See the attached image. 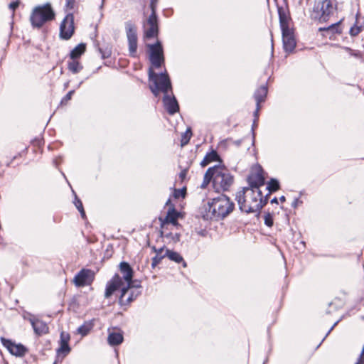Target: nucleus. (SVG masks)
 Wrapping results in <instances>:
<instances>
[{
	"mask_svg": "<svg viewBox=\"0 0 364 364\" xmlns=\"http://www.w3.org/2000/svg\"><path fill=\"white\" fill-rule=\"evenodd\" d=\"M150 81L149 89L155 97L161 92L164 95L163 103L164 108L170 115H173L179 111L178 103L173 94L171 82L166 72L157 74L152 68L148 71Z\"/></svg>",
	"mask_w": 364,
	"mask_h": 364,
	"instance_id": "1",
	"label": "nucleus"
},
{
	"mask_svg": "<svg viewBox=\"0 0 364 364\" xmlns=\"http://www.w3.org/2000/svg\"><path fill=\"white\" fill-rule=\"evenodd\" d=\"M236 200L242 212L259 213L267 203L268 195L263 196L261 190L245 187L237 192Z\"/></svg>",
	"mask_w": 364,
	"mask_h": 364,
	"instance_id": "2",
	"label": "nucleus"
},
{
	"mask_svg": "<svg viewBox=\"0 0 364 364\" xmlns=\"http://www.w3.org/2000/svg\"><path fill=\"white\" fill-rule=\"evenodd\" d=\"M235 205L228 197L221 195L208 201L200 210L201 217L206 220L223 219L234 210Z\"/></svg>",
	"mask_w": 364,
	"mask_h": 364,
	"instance_id": "3",
	"label": "nucleus"
},
{
	"mask_svg": "<svg viewBox=\"0 0 364 364\" xmlns=\"http://www.w3.org/2000/svg\"><path fill=\"white\" fill-rule=\"evenodd\" d=\"M213 181L217 192L227 191L234 183V177L225 166H214L206 171L201 186L205 188Z\"/></svg>",
	"mask_w": 364,
	"mask_h": 364,
	"instance_id": "4",
	"label": "nucleus"
},
{
	"mask_svg": "<svg viewBox=\"0 0 364 364\" xmlns=\"http://www.w3.org/2000/svg\"><path fill=\"white\" fill-rule=\"evenodd\" d=\"M119 270L122 276H120L119 274H115L107 283L105 291V297L106 299L111 297V296L121 287H125L126 285L134 284V270L128 262H120L119 264Z\"/></svg>",
	"mask_w": 364,
	"mask_h": 364,
	"instance_id": "5",
	"label": "nucleus"
},
{
	"mask_svg": "<svg viewBox=\"0 0 364 364\" xmlns=\"http://www.w3.org/2000/svg\"><path fill=\"white\" fill-rule=\"evenodd\" d=\"M336 9L337 5L332 0H314L309 16L315 21L324 23L329 20Z\"/></svg>",
	"mask_w": 364,
	"mask_h": 364,
	"instance_id": "6",
	"label": "nucleus"
},
{
	"mask_svg": "<svg viewBox=\"0 0 364 364\" xmlns=\"http://www.w3.org/2000/svg\"><path fill=\"white\" fill-rule=\"evenodd\" d=\"M55 13L50 4L36 6L30 16V22L33 28H41L46 23L54 20Z\"/></svg>",
	"mask_w": 364,
	"mask_h": 364,
	"instance_id": "7",
	"label": "nucleus"
},
{
	"mask_svg": "<svg viewBox=\"0 0 364 364\" xmlns=\"http://www.w3.org/2000/svg\"><path fill=\"white\" fill-rule=\"evenodd\" d=\"M265 175L264 169L259 164H255L252 166L247 176L248 188L260 190L265 183Z\"/></svg>",
	"mask_w": 364,
	"mask_h": 364,
	"instance_id": "8",
	"label": "nucleus"
},
{
	"mask_svg": "<svg viewBox=\"0 0 364 364\" xmlns=\"http://www.w3.org/2000/svg\"><path fill=\"white\" fill-rule=\"evenodd\" d=\"M144 39L158 38L159 33V19L157 15L150 14L143 23Z\"/></svg>",
	"mask_w": 364,
	"mask_h": 364,
	"instance_id": "9",
	"label": "nucleus"
},
{
	"mask_svg": "<svg viewBox=\"0 0 364 364\" xmlns=\"http://www.w3.org/2000/svg\"><path fill=\"white\" fill-rule=\"evenodd\" d=\"M74 15L68 14L60 23L59 28V38L64 41L70 40L75 34V25Z\"/></svg>",
	"mask_w": 364,
	"mask_h": 364,
	"instance_id": "10",
	"label": "nucleus"
},
{
	"mask_svg": "<svg viewBox=\"0 0 364 364\" xmlns=\"http://www.w3.org/2000/svg\"><path fill=\"white\" fill-rule=\"evenodd\" d=\"M134 285H126L121 287V294L119 297V304L121 306H128L141 294V291Z\"/></svg>",
	"mask_w": 364,
	"mask_h": 364,
	"instance_id": "11",
	"label": "nucleus"
},
{
	"mask_svg": "<svg viewBox=\"0 0 364 364\" xmlns=\"http://www.w3.org/2000/svg\"><path fill=\"white\" fill-rule=\"evenodd\" d=\"M0 341L4 347L13 355L23 357L28 351V349L21 343H16L11 339L1 337Z\"/></svg>",
	"mask_w": 364,
	"mask_h": 364,
	"instance_id": "12",
	"label": "nucleus"
},
{
	"mask_svg": "<svg viewBox=\"0 0 364 364\" xmlns=\"http://www.w3.org/2000/svg\"><path fill=\"white\" fill-rule=\"evenodd\" d=\"M126 33L128 39L129 50L130 55L132 57L136 56L137 50V34L136 27L131 22L126 23Z\"/></svg>",
	"mask_w": 364,
	"mask_h": 364,
	"instance_id": "13",
	"label": "nucleus"
},
{
	"mask_svg": "<svg viewBox=\"0 0 364 364\" xmlns=\"http://www.w3.org/2000/svg\"><path fill=\"white\" fill-rule=\"evenodd\" d=\"M318 31L321 32L323 36L329 39H334L336 35H341L343 33L341 21L333 23L328 27H321Z\"/></svg>",
	"mask_w": 364,
	"mask_h": 364,
	"instance_id": "14",
	"label": "nucleus"
},
{
	"mask_svg": "<svg viewBox=\"0 0 364 364\" xmlns=\"http://www.w3.org/2000/svg\"><path fill=\"white\" fill-rule=\"evenodd\" d=\"M282 32L284 50L288 52L293 51L296 46L293 29H287Z\"/></svg>",
	"mask_w": 364,
	"mask_h": 364,
	"instance_id": "15",
	"label": "nucleus"
},
{
	"mask_svg": "<svg viewBox=\"0 0 364 364\" xmlns=\"http://www.w3.org/2000/svg\"><path fill=\"white\" fill-rule=\"evenodd\" d=\"M92 271L88 269H82L74 277L73 282L77 287H84L89 284V278Z\"/></svg>",
	"mask_w": 364,
	"mask_h": 364,
	"instance_id": "16",
	"label": "nucleus"
},
{
	"mask_svg": "<svg viewBox=\"0 0 364 364\" xmlns=\"http://www.w3.org/2000/svg\"><path fill=\"white\" fill-rule=\"evenodd\" d=\"M267 87L265 85L260 86L255 92L254 97L257 104V108L255 112V116H257L258 112L261 109L260 104L264 102L267 95Z\"/></svg>",
	"mask_w": 364,
	"mask_h": 364,
	"instance_id": "17",
	"label": "nucleus"
},
{
	"mask_svg": "<svg viewBox=\"0 0 364 364\" xmlns=\"http://www.w3.org/2000/svg\"><path fill=\"white\" fill-rule=\"evenodd\" d=\"M179 217V213L175 209L174 206L172 205L168 210L167 215L162 222L161 228H165L166 225L172 224L176 225L178 224V219Z\"/></svg>",
	"mask_w": 364,
	"mask_h": 364,
	"instance_id": "18",
	"label": "nucleus"
},
{
	"mask_svg": "<svg viewBox=\"0 0 364 364\" xmlns=\"http://www.w3.org/2000/svg\"><path fill=\"white\" fill-rule=\"evenodd\" d=\"M123 341L124 336L122 331L119 330L118 331H109L107 341L110 346H119L123 342Z\"/></svg>",
	"mask_w": 364,
	"mask_h": 364,
	"instance_id": "19",
	"label": "nucleus"
},
{
	"mask_svg": "<svg viewBox=\"0 0 364 364\" xmlns=\"http://www.w3.org/2000/svg\"><path fill=\"white\" fill-rule=\"evenodd\" d=\"M60 346L56 350V359L54 364H57L58 362H62L63 360L70 353L71 348L69 344L59 343Z\"/></svg>",
	"mask_w": 364,
	"mask_h": 364,
	"instance_id": "20",
	"label": "nucleus"
},
{
	"mask_svg": "<svg viewBox=\"0 0 364 364\" xmlns=\"http://www.w3.org/2000/svg\"><path fill=\"white\" fill-rule=\"evenodd\" d=\"M31 324L35 333L38 336L47 334L49 332L48 325L41 320H33L31 321Z\"/></svg>",
	"mask_w": 364,
	"mask_h": 364,
	"instance_id": "21",
	"label": "nucleus"
},
{
	"mask_svg": "<svg viewBox=\"0 0 364 364\" xmlns=\"http://www.w3.org/2000/svg\"><path fill=\"white\" fill-rule=\"evenodd\" d=\"M164 246L161 248H156L155 246L151 247V250L154 252L156 253V255L152 258L151 261V267L155 268L158 264H159L161 260L166 257V252L163 254L164 250Z\"/></svg>",
	"mask_w": 364,
	"mask_h": 364,
	"instance_id": "22",
	"label": "nucleus"
},
{
	"mask_svg": "<svg viewBox=\"0 0 364 364\" xmlns=\"http://www.w3.org/2000/svg\"><path fill=\"white\" fill-rule=\"evenodd\" d=\"M86 51V44L80 43L77 45L70 53L69 58L80 60L82 55Z\"/></svg>",
	"mask_w": 364,
	"mask_h": 364,
	"instance_id": "23",
	"label": "nucleus"
},
{
	"mask_svg": "<svg viewBox=\"0 0 364 364\" xmlns=\"http://www.w3.org/2000/svg\"><path fill=\"white\" fill-rule=\"evenodd\" d=\"M166 257L171 260L177 264H182L183 267H187V264L185 262L183 257L177 252L166 249Z\"/></svg>",
	"mask_w": 364,
	"mask_h": 364,
	"instance_id": "24",
	"label": "nucleus"
},
{
	"mask_svg": "<svg viewBox=\"0 0 364 364\" xmlns=\"http://www.w3.org/2000/svg\"><path fill=\"white\" fill-rule=\"evenodd\" d=\"M68 69L73 74H77L80 73L82 69L83 66L80 62V60L70 59L67 63Z\"/></svg>",
	"mask_w": 364,
	"mask_h": 364,
	"instance_id": "25",
	"label": "nucleus"
},
{
	"mask_svg": "<svg viewBox=\"0 0 364 364\" xmlns=\"http://www.w3.org/2000/svg\"><path fill=\"white\" fill-rule=\"evenodd\" d=\"M279 18L282 31L290 29V18L282 9H279Z\"/></svg>",
	"mask_w": 364,
	"mask_h": 364,
	"instance_id": "26",
	"label": "nucleus"
},
{
	"mask_svg": "<svg viewBox=\"0 0 364 364\" xmlns=\"http://www.w3.org/2000/svg\"><path fill=\"white\" fill-rule=\"evenodd\" d=\"M220 160V157L216 151L212 150L210 152L207 153L204 156L203 159L200 162V166L202 167H205L213 161H217Z\"/></svg>",
	"mask_w": 364,
	"mask_h": 364,
	"instance_id": "27",
	"label": "nucleus"
},
{
	"mask_svg": "<svg viewBox=\"0 0 364 364\" xmlns=\"http://www.w3.org/2000/svg\"><path fill=\"white\" fill-rule=\"evenodd\" d=\"M93 321H86L77 329V333L82 336H87L94 327Z\"/></svg>",
	"mask_w": 364,
	"mask_h": 364,
	"instance_id": "28",
	"label": "nucleus"
},
{
	"mask_svg": "<svg viewBox=\"0 0 364 364\" xmlns=\"http://www.w3.org/2000/svg\"><path fill=\"white\" fill-rule=\"evenodd\" d=\"M149 48L150 56L162 55L164 54L163 47L160 41H157L154 44L147 46Z\"/></svg>",
	"mask_w": 364,
	"mask_h": 364,
	"instance_id": "29",
	"label": "nucleus"
},
{
	"mask_svg": "<svg viewBox=\"0 0 364 364\" xmlns=\"http://www.w3.org/2000/svg\"><path fill=\"white\" fill-rule=\"evenodd\" d=\"M99 51L103 59L108 58L112 55V46L109 44H103L99 48Z\"/></svg>",
	"mask_w": 364,
	"mask_h": 364,
	"instance_id": "30",
	"label": "nucleus"
},
{
	"mask_svg": "<svg viewBox=\"0 0 364 364\" xmlns=\"http://www.w3.org/2000/svg\"><path fill=\"white\" fill-rule=\"evenodd\" d=\"M267 188L269 191V193L267 194L268 196L272 193L277 191L278 190L280 189V185L279 181L277 179L271 178L267 183Z\"/></svg>",
	"mask_w": 364,
	"mask_h": 364,
	"instance_id": "31",
	"label": "nucleus"
},
{
	"mask_svg": "<svg viewBox=\"0 0 364 364\" xmlns=\"http://www.w3.org/2000/svg\"><path fill=\"white\" fill-rule=\"evenodd\" d=\"M192 136V131L191 128H188L186 131L181 134V146L183 147L187 145Z\"/></svg>",
	"mask_w": 364,
	"mask_h": 364,
	"instance_id": "32",
	"label": "nucleus"
},
{
	"mask_svg": "<svg viewBox=\"0 0 364 364\" xmlns=\"http://www.w3.org/2000/svg\"><path fill=\"white\" fill-rule=\"evenodd\" d=\"M150 60L154 67L159 68L164 63V54L162 55L150 56Z\"/></svg>",
	"mask_w": 364,
	"mask_h": 364,
	"instance_id": "33",
	"label": "nucleus"
},
{
	"mask_svg": "<svg viewBox=\"0 0 364 364\" xmlns=\"http://www.w3.org/2000/svg\"><path fill=\"white\" fill-rule=\"evenodd\" d=\"M342 49L343 50H345L346 52H347L350 56H353L355 58L360 59L363 56L362 52L358 50H354L349 47H346V46L342 47Z\"/></svg>",
	"mask_w": 364,
	"mask_h": 364,
	"instance_id": "34",
	"label": "nucleus"
},
{
	"mask_svg": "<svg viewBox=\"0 0 364 364\" xmlns=\"http://www.w3.org/2000/svg\"><path fill=\"white\" fill-rule=\"evenodd\" d=\"M186 196V188L183 187L181 189L174 188L173 197L175 199L184 198Z\"/></svg>",
	"mask_w": 364,
	"mask_h": 364,
	"instance_id": "35",
	"label": "nucleus"
},
{
	"mask_svg": "<svg viewBox=\"0 0 364 364\" xmlns=\"http://www.w3.org/2000/svg\"><path fill=\"white\" fill-rule=\"evenodd\" d=\"M264 224L267 227H272L274 224L273 215L270 213H265L264 216Z\"/></svg>",
	"mask_w": 364,
	"mask_h": 364,
	"instance_id": "36",
	"label": "nucleus"
},
{
	"mask_svg": "<svg viewBox=\"0 0 364 364\" xmlns=\"http://www.w3.org/2000/svg\"><path fill=\"white\" fill-rule=\"evenodd\" d=\"M70 340V335L69 333H67L65 331H62L60 333L59 343L69 344Z\"/></svg>",
	"mask_w": 364,
	"mask_h": 364,
	"instance_id": "37",
	"label": "nucleus"
},
{
	"mask_svg": "<svg viewBox=\"0 0 364 364\" xmlns=\"http://www.w3.org/2000/svg\"><path fill=\"white\" fill-rule=\"evenodd\" d=\"M361 31L362 27L355 24L350 28L349 33L351 36L355 37L357 36Z\"/></svg>",
	"mask_w": 364,
	"mask_h": 364,
	"instance_id": "38",
	"label": "nucleus"
},
{
	"mask_svg": "<svg viewBox=\"0 0 364 364\" xmlns=\"http://www.w3.org/2000/svg\"><path fill=\"white\" fill-rule=\"evenodd\" d=\"M75 93V90H70L69 91L66 95L65 96H64L63 97V99L61 100V102H60V104L61 105H67L68 102L71 100L73 94Z\"/></svg>",
	"mask_w": 364,
	"mask_h": 364,
	"instance_id": "39",
	"label": "nucleus"
},
{
	"mask_svg": "<svg viewBox=\"0 0 364 364\" xmlns=\"http://www.w3.org/2000/svg\"><path fill=\"white\" fill-rule=\"evenodd\" d=\"M159 0H151L150 1V9L151 10V14L156 15V7Z\"/></svg>",
	"mask_w": 364,
	"mask_h": 364,
	"instance_id": "40",
	"label": "nucleus"
},
{
	"mask_svg": "<svg viewBox=\"0 0 364 364\" xmlns=\"http://www.w3.org/2000/svg\"><path fill=\"white\" fill-rule=\"evenodd\" d=\"M76 6L75 0H66L65 8L68 10H73Z\"/></svg>",
	"mask_w": 364,
	"mask_h": 364,
	"instance_id": "41",
	"label": "nucleus"
},
{
	"mask_svg": "<svg viewBox=\"0 0 364 364\" xmlns=\"http://www.w3.org/2000/svg\"><path fill=\"white\" fill-rule=\"evenodd\" d=\"M19 4H20V2L18 0L12 1L9 4V8L13 11V14L15 12L16 9L18 7Z\"/></svg>",
	"mask_w": 364,
	"mask_h": 364,
	"instance_id": "42",
	"label": "nucleus"
},
{
	"mask_svg": "<svg viewBox=\"0 0 364 364\" xmlns=\"http://www.w3.org/2000/svg\"><path fill=\"white\" fill-rule=\"evenodd\" d=\"M74 203H75V205L76 208L78 210H80V209L83 208L82 203L81 200L79 199L78 198L75 197Z\"/></svg>",
	"mask_w": 364,
	"mask_h": 364,
	"instance_id": "43",
	"label": "nucleus"
},
{
	"mask_svg": "<svg viewBox=\"0 0 364 364\" xmlns=\"http://www.w3.org/2000/svg\"><path fill=\"white\" fill-rule=\"evenodd\" d=\"M187 174H188V169L186 168H184L183 169L180 173H179V175H178V178L179 179L183 181L187 176Z\"/></svg>",
	"mask_w": 364,
	"mask_h": 364,
	"instance_id": "44",
	"label": "nucleus"
},
{
	"mask_svg": "<svg viewBox=\"0 0 364 364\" xmlns=\"http://www.w3.org/2000/svg\"><path fill=\"white\" fill-rule=\"evenodd\" d=\"M79 212L80 213V215H81V217H82L83 219H85V218H86V214H85V210H84V208H82V209H80V210H79Z\"/></svg>",
	"mask_w": 364,
	"mask_h": 364,
	"instance_id": "45",
	"label": "nucleus"
},
{
	"mask_svg": "<svg viewBox=\"0 0 364 364\" xmlns=\"http://www.w3.org/2000/svg\"><path fill=\"white\" fill-rule=\"evenodd\" d=\"M79 212L80 213V215H81V217H82L83 219H85V218H86V214H85V210H84V208H82V209H80V210H79Z\"/></svg>",
	"mask_w": 364,
	"mask_h": 364,
	"instance_id": "46",
	"label": "nucleus"
},
{
	"mask_svg": "<svg viewBox=\"0 0 364 364\" xmlns=\"http://www.w3.org/2000/svg\"><path fill=\"white\" fill-rule=\"evenodd\" d=\"M73 305H77V299L75 298H73L69 304L70 306H72Z\"/></svg>",
	"mask_w": 364,
	"mask_h": 364,
	"instance_id": "47",
	"label": "nucleus"
},
{
	"mask_svg": "<svg viewBox=\"0 0 364 364\" xmlns=\"http://www.w3.org/2000/svg\"><path fill=\"white\" fill-rule=\"evenodd\" d=\"M271 203H278V200L277 198H274L271 200Z\"/></svg>",
	"mask_w": 364,
	"mask_h": 364,
	"instance_id": "48",
	"label": "nucleus"
},
{
	"mask_svg": "<svg viewBox=\"0 0 364 364\" xmlns=\"http://www.w3.org/2000/svg\"><path fill=\"white\" fill-rule=\"evenodd\" d=\"M279 200H280V202H282V203L284 202V201L286 200V198H285V196H281V197L279 198Z\"/></svg>",
	"mask_w": 364,
	"mask_h": 364,
	"instance_id": "49",
	"label": "nucleus"
},
{
	"mask_svg": "<svg viewBox=\"0 0 364 364\" xmlns=\"http://www.w3.org/2000/svg\"><path fill=\"white\" fill-rule=\"evenodd\" d=\"M170 203H171V200H170V199H168L166 204L167 205H168Z\"/></svg>",
	"mask_w": 364,
	"mask_h": 364,
	"instance_id": "50",
	"label": "nucleus"
},
{
	"mask_svg": "<svg viewBox=\"0 0 364 364\" xmlns=\"http://www.w3.org/2000/svg\"><path fill=\"white\" fill-rule=\"evenodd\" d=\"M363 319L364 320V316H363Z\"/></svg>",
	"mask_w": 364,
	"mask_h": 364,
	"instance_id": "51",
	"label": "nucleus"
}]
</instances>
